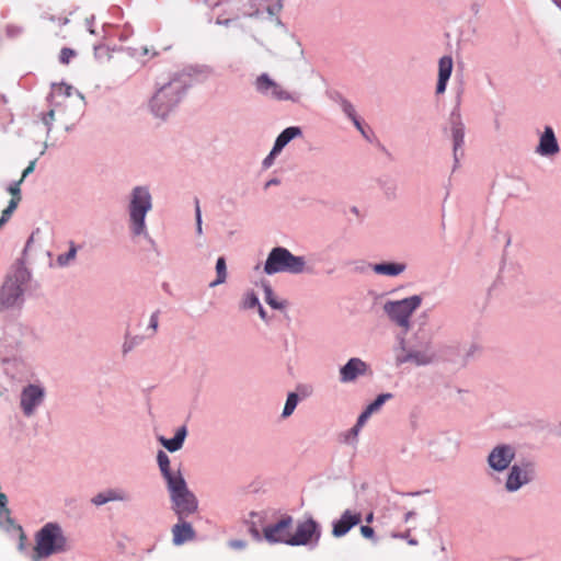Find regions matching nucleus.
Returning a JSON list of instances; mask_svg holds the SVG:
<instances>
[{
  "label": "nucleus",
  "instance_id": "nucleus-18",
  "mask_svg": "<svg viewBox=\"0 0 561 561\" xmlns=\"http://www.w3.org/2000/svg\"><path fill=\"white\" fill-rule=\"evenodd\" d=\"M457 447L458 443L446 434L438 435L428 442L430 454L439 460L455 453Z\"/></svg>",
  "mask_w": 561,
  "mask_h": 561
},
{
  "label": "nucleus",
  "instance_id": "nucleus-31",
  "mask_svg": "<svg viewBox=\"0 0 561 561\" xmlns=\"http://www.w3.org/2000/svg\"><path fill=\"white\" fill-rule=\"evenodd\" d=\"M260 305L257 295L253 290L243 294L240 301V308L243 310L254 309Z\"/></svg>",
  "mask_w": 561,
  "mask_h": 561
},
{
  "label": "nucleus",
  "instance_id": "nucleus-30",
  "mask_svg": "<svg viewBox=\"0 0 561 561\" xmlns=\"http://www.w3.org/2000/svg\"><path fill=\"white\" fill-rule=\"evenodd\" d=\"M263 290H264V300H265V302L268 306H271L275 310H282V309L285 308V302L284 301H279L276 298V296L274 294V290L271 287V285L264 284L263 285Z\"/></svg>",
  "mask_w": 561,
  "mask_h": 561
},
{
  "label": "nucleus",
  "instance_id": "nucleus-39",
  "mask_svg": "<svg viewBox=\"0 0 561 561\" xmlns=\"http://www.w3.org/2000/svg\"><path fill=\"white\" fill-rule=\"evenodd\" d=\"M340 105H341V108L343 111V113L352 121L353 118H355L357 115H356V111L353 106V104L347 101L346 99H341L340 101Z\"/></svg>",
  "mask_w": 561,
  "mask_h": 561
},
{
  "label": "nucleus",
  "instance_id": "nucleus-23",
  "mask_svg": "<svg viewBox=\"0 0 561 561\" xmlns=\"http://www.w3.org/2000/svg\"><path fill=\"white\" fill-rule=\"evenodd\" d=\"M453 71V59L450 56H444L439 59L438 64V81L436 85V93L442 94L445 92L447 82Z\"/></svg>",
  "mask_w": 561,
  "mask_h": 561
},
{
  "label": "nucleus",
  "instance_id": "nucleus-13",
  "mask_svg": "<svg viewBox=\"0 0 561 561\" xmlns=\"http://www.w3.org/2000/svg\"><path fill=\"white\" fill-rule=\"evenodd\" d=\"M255 90L264 96L277 101H291L297 103L300 101L299 93L286 91L280 84L274 81L267 73L260 75L255 80Z\"/></svg>",
  "mask_w": 561,
  "mask_h": 561
},
{
  "label": "nucleus",
  "instance_id": "nucleus-5",
  "mask_svg": "<svg viewBox=\"0 0 561 561\" xmlns=\"http://www.w3.org/2000/svg\"><path fill=\"white\" fill-rule=\"evenodd\" d=\"M31 273L22 261H18L8 273L0 290V307L10 309L22 306L24 291Z\"/></svg>",
  "mask_w": 561,
  "mask_h": 561
},
{
  "label": "nucleus",
  "instance_id": "nucleus-38",
  "mask_svg": "<svg viewBox=\"0 0 561 561\" xmlns=\"http://www.w3.org/2000/svg\"><path fill=\"white\" fill-rule=\"evenodd\" d=\"M283 9V0H275L274 3L268 4L266 8V12L271 16H275V21L277 25H282V21L278 18L279 12Z\"/></svg>",
  "mask_w": 561,
  "mask_h": 561
},
{
  "label": "nucleus",
  "instance_id": "nucleus-12",
  "mask_svg": "<svg viewBox=\"0 0 561 561\" xmlns=\"http://www.w3.org/2000/svg\"><path fill=\"white\" fill-rule=\"evenodd\" d=\"M320 537V525L312 517H309L297 524L295 533L290 534L288 546L316 547L319 543Z\"/></svg>",
  "mask_w": 561,
  "mask_h": 561
},
{
  "label": "nucleus",
  "instance_id": "nucleus-45",
  "mask_svg": "<svg viewBox=\"0 0 561 561\" xmlns=\"http://www.w3.org/2000/svg\"><path fill=\"white\" fill-rule=\"evenodd\" d=\"M360 534L363 535V537H365L367 539H374L375 538V531L368 525H365V526L360 527Z\"/></svg>",
  "mask_w": 561,
  "mask_h": 561
},
{
  "label": "nucleus",
  "instance_id": "nucleus-43",
  "mask_svg": "<svg viewBox=\"0 0 561 561\" xmlns=\"http://www.w3.org/2000/svg\"><path fill=\"white\" fill-rule=\"evenodd\" d=\"M75 56V50L71 48H62L59 55V60L61 64H68L70 59Z\"/></svg>",
  "mask_w": 561,
  "mask_h": 561
},
{
  "label": "nucleus",
  "instance_id": "nucleus-48",
  "mask_svg": "<svg viewBox=\"0 0 561 561\" xmlns=\"http://www.w3.org/2000/svg\"><path fill=\"white\" fill-rule=\"evenodd\" d=\"M104 54H107V50L104 46H102V45L94 46V57L96 59H100Z\"/></svg>",
  "mask_w": 561,
  "mask_h": 561
},
{
  "label": "nucleus",
  "instance_id": "nucleus-51",
  "mask_svg": "<svg viewBox=\"0 0 561 561\" xmlns=\"http://www.w3.org/2000/svg\"><path fill=\"white\" fill-rule=\"evenodd\" d=\"M256 309H257V312H259L260 318H261L264 322H268V321H270V319H268L267 313H266L265 309L263 308V306L260 304V305L256 307Z\"/></svg>",
  "mask_w": 561,
  "mask_h": 561
},
{
  "label": "nucleus",
  "instance_id": "nucleus-8",
  "mask_svg": "<svg viewBox=\"0 0 561 561\" xmlns=\"http://www.w3.org/2000/svg\"><path fill=\"white\" fill-rule=\"evenodd\" d=\"M167 489L170 495L171 508L178 519H186L197 512L198 500L188 489L185 479L178 480L168 485Z\"/></svg>",
  "mask_w": 561,
  "mask_h": 561
},
{
  "label": "nucleus",
  "instance_id": "nucleus-15",
  "mask_svg": "<svg viewBox=\"0 0 561 561\" xmlns=\"http://www.w3.org/2000/svg\"><path fill=\"white\" fill-rule=\"evenodd\" d=\"M293 522L294 519L290 515H285L275 524L265 526L263 528L264 538L271 543L288 545Z\"/></svg>",
  "mask_w": 561,
  "mask_h": 561
},
{
  "label": "nucleus",
  "instance_id": "nucleus-14",
  "mask_svg": "<svg viewBox=\"0 0 561 561\" xmlns=\"http://www.w3.org/2000/svg\"><path fill=\"white\" fill-rule=\"evenodd\" d=\"M46 390L41 383H28L20 393V408L26 417H31L44 403Z\"/></svg>",
  "mask_w": 561,
  "mask_h": 561
},
{
  "label": "nucleus",
  "instance_id": "nucleus-24",
  "mask_svg": "<svg viewBox=\"0 0 561 561\" xmlns=\"http://www.w3.org/2000/svg\"><path fill=\"white\" fill-rule=\"evenodd\" d=\"M370 267L377 275L396 277L407 270V264L400 262H382L371 264Z\"/></svg>",
  "mask_w": 561,
  "mask_h": 561
},
{
  "label": "nucleus",
  "instance_id": "nucleus-3",
  "mask_svg": "<svg viewBox=\"0 0 561 561\" xmlns=\"http://www.w3.org/2000/svg\"><path fill=\"white\" fill-rule=\"evenodd\" d=\"M398 340L399 345L396 348L397 365L411 363L415 366H426L435 360L436 353L431 339L421 330L414 333L410 345H408L404 336Z\"/></svg>",
  "mask_w": 561,
  "mask_h": 561
},
{
  "label": "nucleus",
  "instance_id": "nucleus-10",
  "mask_svg": "<svg viewBox=\"0 0 561 561\" xmlns=\"http://www.w3.org/2000/svg\"><path fill=\"white\" fill-rule=\"evenodd\" d=\"M516 458V448L511 444H496L486 455L488 474L494 477L510 469Z\"/></svg>",
  "mask_w": 561,
  "mask_h": 561
},
{
  "label": "nucleus",
  "instance_id": "nucleus-1",
  "mask_svg": "<svg viewBox=\"0 0 561 561\" xmlns=\"http://www.w3.org/2000/svg\"><path fill=\"white\" fill-rule=\"evenodd\" d=\"M190 78L184 73H175L168 82L162 83L153 93L149 101L151 114L160 119H167L183 101Z\"/></svg>",
  "mask_w": 561,
  "mask_h": 561
},
{
  "label": "nucleus",
  "instance_id": "nucleus-52",
  "mask_svg": "<svg viewBox=\"0 0 561 561\" xmlns=\"http://www.w3.org/2000/svg\"><path fill=\"white\" fill-rule=\"evenodd\" d=\"M93 22H94V15H91L90 18H88L85 20V24H87L88 31L91 34H94Z\"/></svg>",
  "mask_w": 561,
  "mask_h": 561
},
{
  "label": "nucleus",
  "instance_id": "nucleus-27",
  "mask_svg": "<svg viewBox=\"0 0 561 561\" xmlns=\"http://www.w3.org/2000/svg\"><path fill=\"white\" fill-rule=\"evenodd\" d=\"M78 249L79 247L73 241H69V250L66 253H61L57 256V265L60 267L69 266L76 260Z\"/></svg>",
  "mask_w": 561,
  "mask_h": 561
},
{
  "label": "nucleus",
  "instance_id": "nucleus-29",
  "mask_svg": "<svg viewBox=\"0 0 561 561\" xmlns=\"http://www.w3.org/2000/svg\"><path fill=\"white\" fill-rule=\"evenodd\" d=\"M73 93H76L81 101L84 100L83 95L79 91H73V88L66 83L55 84L51 92V98L56 99L62 96L67 99L70 98Z\"/></svg>",
  "mask_w": 561,
  "mask_h": 561
},
{
  "label": "nucleus",
  "instance_id": "nucleus-42",
  "mask_svg": "<svg viewBox=\"0 0 561 561\" xmlns=\"http://www.w3.org/2000/svg\"><path fill=\"white\" fill-rule=\"evenodd\" d=\"M21 184L22 180H19L10 183V185L7 187V191L12 195V197L21 196Z\"/></svg>",
  "mask_w": 561,
  "mask_h": 561
},
{
  "label": "nucleus",
  "instance_id": "nucleus-19",
  "mask_svg": "<svg viewBox=\"0 0 561 561\" xmlns=\"http://www.w3.org/2000/svg\"><path fill=\"white\" fill-rule=\"evenodd\" d=\"M133 501L131 493L124 488L106 489L91 499V503L95 506H101L110 502L128 503Z\"/></svg>",
  "mask_w": 561,
  "mask_h": 561
},
{
  "label": "nucleus",
  "instance_id": "nucleus-50",
  "mask_svg": "<svg viewBox=\"0 0 561 561\" xmlns=\"http://www.w3.org/2000/svg\"><path fill=\"white\" fill-rule=\"evenodd\" d=\"M352 122H353L354 126L357 128V130H359V131H360V134H362L363 136H365V137H366V133H365V130H364V127H363L362 122H360V119L358 118V116H356L355 118H353V119H352Z\"/></svg>",
  "mask_w": 561,
  "mask_h": 561
},
{
  "label": "nucleus",
  "instance_id": "nucleus-6",
  "mask_svg": "<svg viewBox=\"0 0 561 561\" xmlns=\"http://www.w3.org/2000/svg\"><path fill=\"white\" fill-rule=\"evenodd\" d=\"M264 273L274 275L278 273L302 274L307 272L305 256L294 255L287 248H273L264 263Z\"/></svg>",
  "mask_w": 561,
  "mask_h": 561
},
{
  "label": "nucleus",
  "instance_id": "nucleus-53",
  "mask_svg": "<svg viewBox=\"0 0 561 561\" xmlns=\"http://www.w3.org/2000/svg\"><path fill=\"white\" fill-rule=\"evenodd\" d=\"M230 546L237 549H241L244 547V542L241 540H234L230 542Z\"/></svg>",
  "mask_w": 561,
  "mask_h": 561
},
{
  "label": "nucleus",
  "instance_id": "nucleus-7",
  "mask_svg": "<svg viewBox=\"0 0 561 561\" xmlns=\"http://www.w3.org/2000/svg\"><path fill=\"white\" fill-rule=\"evenodd\" d=\"M421 305L422 297L412 295L399 300H386L382 305V311L391 323L407 333L412 327V316Z\"/></svg>",
  "mask_w": 561,
  "mask_h": 561
},
{
  "label": "nucleus",
  "instance_id": "nucleus-17",
  "mask_svg": "<svg viewBox=\"0 0 561 561\" xmlns=\"http://www.w3.org/2000/svg\"><path fill=\"white\" fill-rule=\"evenodd\" d=\"M535 152L546 158L554 157L560 152V146L551 126H545L543 131L539 136V142Z\"/></svg>",
  "mask_w": 561,
  "mask_h": 561
},
{
  "label": "nucleus",
  "instance_id": "nucleus-34",
  "mask_svg": "<svg viewBox=\"0 0 561 561\" xmlns=\"http://www.w3.org/2000/svg\"><path fill=\"white\" fill-rule=\"evenodd\" d=\"M391 398H392L391 393H381L371 403H369L365 408V410L367 411V413H369L371 415L373 413L379 411L380 408L386 403V401H388Z\"/></svg>",
  "mask_w": 561,
  "mask_h": 561
},
{
  "label": "nucleus",
  "instance_id": "nucleus-4",
  "mask_svg": "<svg viewBox=\"0 0 561 561\" xmlns=\"http://www.w3.org/2000/svg\"><path fill=\"white\" fill-rule=\"evenodd\" d=\"M69 550L70 542L60 524L49 522L35 534V546L33 549L32 561H42L50 556L67 552Z\"/></svg>",
  "mask_w": 561,
  "mask_h": 561
},
{
  "label": "nucleus",
  "instance_id": "nucleus-44",
  "mask_svg": "<svg viewBox=\"0 0 561 561\" xmlns=\"http://www.w3.org/2000/svg\"><path fill=\"white\" fill-rule=\"evenodd\" d=\"M371 415L369 413H367L366 410H364L357 417V421H356V426L359 427V428H363V426L366 424V422L369 420Z\"/></svg>",
  "mask_w": 561,
  "mask_h": 561
},
{
  "label": "nucleus",
  "instance_id": "nucleus-55",
  "mask_svg": "<svg viewBox=\"0 0 561 561\" xmlns=\"http://www.w3.org/2000/svg\"><path fill=\"white\" fill-rule=\"evenodd\" d=\"M276 184H278V180H276V179H272V180H270V181L266 183V186L276 185Z\"/></svg>",
  "mask_w": 561,
  "mask_h": 561
},
{
  "label": "nucleus",
  "instance_id": "nucleus-56",
  "mask_svg": "<svg viewBox=\"0 0 561 561\" xmlns=\"http://www.w3.org/2000/svg\"><path fill=\"white\" fill-rule=\"evenodd\" d=\"M365 520H366L367 523H371V522L374 520V514H373V513H369V514L366 516Z\"/></svg>",
  "mask_w": 561,
  "mask_h": 561
},
{
  "label": "nucleus",
  "instance_id": "nucleus-2",
  "mask_svg": "<svg viewBox=\"0 0 561 561\" xmlns=\"http://www.w3.org/2000/svg\"><path fill=\"white\" fill-rule=\"evenodd\" d=\"M153 201L150 190L146 185L131 188L127 197L126 211L128 215V229L134 238H144L153 242L149 236L146 218L152 210Z\"/></svg>",
  "mask_w": 561,
  "mask_h": 561
},
{
  "label": "nucleus",
  "instance_id": "nucleus-16",
  "mask_svg": "<svg viewBox=\"0 0 561 561\" xmlns=\"http://www.w3.org/2000/svg\"><path fill=\"white\" fill-rule=\"evenodd\" d=\"M369 373L370 366L365 360L359 357H352L340 367L339 380L341 383H351Z\"/></svg>",
  "mask_w": 561,
  "mask_h": 561
},
{
  "label": "nucleus",
  "instance_id": "nucleus-54",
  "mask_svg": "<svg viewBox=\"0 0 561 561\" xmlns=\"http://www.w3.org/2000/svg\"><path fill=\"white\" fill-rule=\"evenodd\" d=\"M415 516V512L410 511L404 515V522L408 523L411 518Z\"/></svg>",
  "mask_w": 561,
  "mask_h": 561
},
{
  "label": "nucleus",
  "instance_id": "nucleus-9",
  "mask_svg": "<svg viewBox=\"0 0 561 561\" xmlns=\"http://www.w3.org/2000/svg\"><path fill=\"white\" fill-rule=\"evenodd\" d=\"M446 131L448 133V136L451 140L454 159L451 171L455 172L460 167V161L465 157L466 127L458 108H455L451 112Z\"/></svg>",
  "mask_w": 561,
  "mask_h": 561
},
{
  "label": "nucleus",
  "instance_id": "nucleus-25",
  "mask_svg": "<svg viewBox=\"0 0 561 561\" xmlns=\"http://www.w3.org/2000/svg\"><path fill=\"white\" fill-rule=\"evenodd\" d=\"M186 435H187L186 427L181 426L176 430L175 435L172 438H165L163 436H160L158 438V440L170 453H175L182 448Z\"/></svg>",
  "mask_w": 561,
  "mask_h": 561
},
{
  "label": "nucleus",
  "instance_id": "nucleus-20",
  "mask_svg": "<svg viewBox=\"0 0 561 561\" xmlns=\"http://www.w3.org/2000/svg\"><path fill=\"white\" fill-rule=\"evenodd\" d=\"M362 520V514L345 510L339 519L332 523V535L335 538L345 536L354 526Z\"/></svg>",
  "mask_w": 561,
  "mask_h": 561
},
{
  "label": "nucleus",
  "instance_id": "nucleus-37",
  "mask_svg": "<svg viewBox=\"0 0 561 561\" xmlns=\"http://www.w3.org/2000/svg\"><path fill=\"white\" fill-rule=\"evenodd\" d=\"M57 112V105L51 107L48 112L41 115V121L47 129V134L50 133L53 123L55 121V114Z\"/></svg>",
  "mask_w": 561,
  "mask_h": 561
},
{
  "label": "nucleus",
  "instance_id": "nucleus-47",
  "mask_svg": "<svg viewBox=\"0 0 561 561\" xmlns=\"http://www.w3.org/2000/svg\"><path fill=\"white\" fill-rule=\"evenodd\" d=\"M13 211L9 210L8 208H4L2 210L1 217H0V228L8 222V220L11 218Z\"/></svg>",
  "mask_w": 561,
  "mask_h": 561
},
{
  "label": "nucleus",
  "instance_id": "nucleus-58",
  "mask_svg": "<svg viewBox=\"0 0 561 561\" xmlns=\"http://www.w3.org/2000/svg\"><path fill=\"white\" fill-rule=\"evenodd\" d=\"M229 22H230V20H226V21L222 22V24L228 25ZM217 23L221 24V21H217Z\"/></svg>",
  "mask_w": 561,
  "mask_h": 561
},
{
  "label": "nucleus",
  "instance_id": "nucleus-32",
  "mask_svg": "<svg viewBox=\"0 0 561 561\" xmlns=\"http://www.w3.org/2000/svg\"><path fill=\"white\" fill-rule=\"evenodd\" d=\"M217 278L210 284L211 287L220 285L226 282L227 278V266L224 256L217 259L216 262Z\"/></svg>",
  "mask_w": 561,
  "mask_h": 561
},
{
  "label": "nucleus",
  "instance_id": "nucleus-35",
  "mask_svg": "<svg viewBox=\"0 0 561 561\" xmlns=\"http://www.w3.org/2000/svg\"><path fill=\"white\" fill-rule=\"evenodd\" d=\"M360 430L362 428L354 425L352 428L341 435L342 442L347 445H356Z\"/></svg>",
  "mask_w": 561,
  "mask_h": 561
},
{
  "label": "nucleus",
  "instance_id": "nucleus-21",
  "mask_svg": "<svg viewBox=\"0 0 561 561\" xmlns=\"http://www.w3.org/2000/svg\"><path fill=\"white\" fill-rule=\"evenodd\" d=\"M157 462L163 477L167 486L176 482L178 480L184 479L183 474L180 470L173 471L170 466V458L163 450H158L157 453Z\"/></svg>",
  "mask_w": 561,
  "mask_h": 561
},
{
  "label": "nucleus",
  "instance_id": "nucleus-11",
  "mask_svg": "<svg viewBox=\"0 0 561 561\" xmlns=\"http://www.w3.org/2000/svg\"><path fill=\"white\" fill-rule=\"evenodd\" d=\"M506 471L504 490L507 493H516L536 479V471L534 465L530 462L514 463Z\"/></svg>",
  "mask_w": 561,
  "mask_h": 561
},
{
  "label": "nucleus",
  "instance_id": "nucleus-40",
  "mask_svg": "<svg viewBox=\"0 0 561 561\" xmlns=\"http://www.w3.org/2000/svg\"><path fill=\"white\" fill-rule=\"evenodd\" d=\"M195 224H196V234H203V219H202V210L199 206V201L195 199Z\"/></svg>",
  "mask_w": 561,
  "mask_h": 561
},
{
  "label": "nucleus",
  "instance_id": "nucleus-49",
  "mask_svg": "<svg viewBox=\"0 0 561 561\" xmlns=\"http://www.w3.org/2000/svg\"><path fill=\"white\" fill-rule=\"evenodd\" d=\"M20 201H21V196L12 197L11 201L9 202V205L7 206V208L14 213V210L16 209Z\"/></svg>",
  "mask_w": 561,
  "mask_h": 561
},
{
  "label": "nucleus",
  "instance_id": "nucleus-22",
  "mask_svg": "<svg viewBox=\"0 0 561 561\" xmlns=\"http://www.w3.org/2000/svg\"><path fill=\"white\" fill-rule=\"evenodd\" d=\"M173 543L181 546L195 538V530L192 525L185 519H179V522L172 527Z\"/></svg>",
  "mask_w": 561,
  "mask_h": 561
},
{
  "label": "nucleus",
  "instance_id": "nucleus-36",
  "mask_svg": "<svg viewBox=\"0 0 561 561\" xmlns=\"http://www.w3.org/2000/svg\"><path fill=\"white\" fill-rule=\"evenodd\" d=\"M158 327H159V311H154L150 316L149 323H148V327L146 330L147 334L145 336L148 339L153 337L157 333Z\"/></svg>",
  "mask_w": 561,
  "mask_h": 561
},
{
  "label": "nucleus",
  "instance_id": "nucleus-33",
  "mask_svg": "<svg viewBox=\"0 0 561 561\" xmlns=\"http://www.w3.org/2000/svg\"><path fill=\"white\" fill-rule=\"evenodd\" d=\"M298 402H299V398H298L297 393H295V392L288 393L282 416L283 417L290 416L294 413Z\"/></svg>",
  "mask_w": 561,
  "mask_h": 561
},
{
  "label": "nucleus",
  "instance_id": "nucleus-46",
  "mask_svg": "<svg viewBox=\"0 0 561 561\" xmlns=\"http://www.w3.org/2000/svg\"><path fill=\"white\" fill-rule=\"evenodd\" d=\"M35 164H36V160H33L30 162V164L24 169L23 173H22V176L20 180H22V182L24 181V179L26 176H28L35 169Z\"/></svg>",
  "mask_w": 561,
  "mask_h": 561
},
{
  "label": "nucleus",
  "instance_id": "nucleus-26",
  "mask_svg": "<svg viewBox=\"0 0 561 561\" xmlns=\"http://www.w3.org/2000/svg\"><path fill=\"white\" fill-rule=\"evenodd\" d=\"M302 130L298 126H290L285 128L276 138L274 142V151H280L295 138L300 137Z\"/></svg>",
  "mask_w": 561,
  "mask_h": 561
},
{
  "label": "nucleus",
  "instance_id": "nucleus-28",
  "mask_svg": "<svg viewBox=\"0 0 561 561\" xmlns=\"http://www.w3.org/2000/svg\"><path fill=\"white\" fill-rule=\"evenodd\" d=\"M145 335H131L129 332H126L124 342L122 344L123 355L125 356L130 353L135 347L139 346L145 341Z\"/></svg>",
  "mask_w": 561,
  "mask_h": 561
},
{
  "label": "nucleus",
  "instance_id": "nucleus-41",
  "mask_svg": "<svg viewBox=\"0 0 561 561\" xmlns=\"http://www.w3.org/2000/svg\"><path fill=\"white\" fill-rule=\"evenodd\" d=\"M280 153V151H274V147L271 152L264 158L262 162V167L264 169H268L273 165L275 158Z\"/></svg>",
  "mask_w": 561,
  "mask_h": 561
},
{
  "label": "nucleus",
  "instance_id": "nucleus-57",
  "mask_svg": "<svg viewBox=\"0 0 561 561\" xmlns=\"http://www.w3.org/2000/svg\"><path fill=\"white\" fill-rule=\"evenodd\" d=\"M408 542L411 546H416L417 545V540L416 539H410Z\"/></svg>",
  "mask_w": 561,
  "mask_h": 561
},
{
  "label": "nucleus",
  "instance_id": "nucleus-59",
  "mask_svg": "<svg viewBox=\"0 0 561 561\" xmlns=\"http://www.w3.org/2000/svg\"><path fill=\"white\" fill-rule=\"evenodd\" d=\"M558 434L561 435V424L559 425Z\"/></svg>",
  "mask_w": 561,
  "mask_h": 561
}]
</instances>
